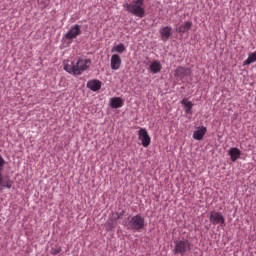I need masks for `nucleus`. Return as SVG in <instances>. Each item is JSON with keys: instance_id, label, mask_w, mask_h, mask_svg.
I'll return each mask as SVG.
<instances>
[{"instance_id": "3", "label": "nucleus", "mask_w": 256, "mask_h": 256, "mask_svg": "<svg viewBox=\"0 0 256 256\" xmlns=\"http://www.w3.org/2000/svg\"><path fill=\"white\" fill-rule=\"evenodd\" d=\"M191 251V242L187 239H177L174 241L173 253L175 255H185Z\"/></svg>"}, {"instance_id": "7", "label": "nucleus", "mask_w": 256, "mask_h": 256, "mask_svg": "<svg viewBox=\"0 0 256 256\" xmlns=\"http://www.w3.org/2000/svg\"><path fill=\"white\" fill-rule=\"evenodd\" d=\"M210 223L212 225H225V217L221 212H210Z\"/></svg>"}, {"instance_id": "14", "label": "nucleus", "mask_w": 256, "mask_h": 256, "mask_svg": "<svg viewBox=\"0 0 256 256\" xmlns=\"http://www.w3.org/2000/svg\"><path fill=\"white\" fill-rule=\"evenodd\" d=\"M206 133H207V128L205 126H202L198 130L194 131L193 139H196V141H201V139L205 137Z\"/></svg>"}, {"instance_id": "15", "label": "nucleus", "mask_w": 256, "mask_h": 256, "mask_svg": "<svg viewBox=\"0 0 256 256\" xmlns=\"http://www.w3.org/2000/svg\"><path fill=\"white\" fill-rule=\"evenodd\" d=\"M228 155L230 156L231 161L235 162L241 157V150L237 147L230 148Z\"/></svg>"}, {"instance_id": "10", "label": "nucleus", "mask_w": 256, "mask_h": 256, "mask_svg": "<svg viewBox=\"0 0 256 256\" xmlns=\"http://www.w3.org/2000/svg\"><path fill=\"white\" fill-rule=\"evenodd\" d=\"M111 69L117 71L121 67V56L119 54H113L110 61Z\"/></svg>"}, {"instance_id": "21", "label": "nucleus", "mask_w": 256, "mask_h": 256, "mask_svg": "<svg viewBox=\"0 0 256 256\" xmlns=\"http://www.w3.org/2000/svg\"><path fill=\"white\" fill-rule=\"evenodd\" d=\"M50 253L51 255H59L61 253V247L51 248Z\"/></svg>"}, {"instance_id": "12", "label": "nucleus", "mask_w": 256, "mask_h": 256, "mask_svg": "<svg viewBox=\"0 0 256 256\" xmlns=\"http://www.w3.org/2000/svg\"><path fill=\"white\" fill-rule=\"evenodd\" d=\"M181 105H183L184 111L187 115H191V113H193V102L189 101L187 98H184L181 101Z\"/></svg>"}, {"instance_id": "16", "label": "nucleus", "mask_w": 256, "mask_h": 256, "mask_svg": "<svg viewBox=\"0 0 256 256\" xmlns=\"http://www.w3.org/2000/svg\"><path fill=\"white\" fill-rule=\"evenodd\" d=\"M123 105V98L121 97H114L110 99V107L112 109H119Z\"/></svg>"}, {"instance_id": "18", "label": "nucleus", "mask_w": 256, "mask_h": 256, "mask_svg": "<svg viewBox=\"0 0 256 256\" xmlns=\"http://www.w3.org/2000/svg\"><path fill=\"white\" fill-rule=\"evenodd\" d=\"M149 69L151 73L157 74L161 72V69H163V67L161 66V62L156 60L150 64Z\"/></svg>"}, {"instance_id": "2", "label": "nucleus", "mask_w": 256, "mask_h": 256, "mask_svg": "<svg viewBox=\"0 0 256 256\" xmlns=\"http://www.w3.org/2000/svg\"><path fill=\"white\" fill-rule=\"evenodd\" d=\"M124 9L131 15L143 19L145 17V0H132L130 3L124 4Z\"/></svg>"}, {"instance_id": "20", "label": "nucleus", "mask_w": 256, "mask_h": 256, "mask_svg": "<svg viewBox=\"0 0 256 256\" xmlns=\"http://www.w3.org/2000/svg\"><path fill=\"white\" fill-rule=\"evenodd\" d=\"M112 53H120V54L125 53V45L118 44V45L114 46L112 48Z\"/></svg>"}, {"instance_id": "9", "label": "nucleus", "mask_w": 256, "mask_h": 256, "mask_svg": "<svg viewBox=\"0 0 256 256\" xmlns=\"http://www.w3.org/2000/svg\"><path fill=\"white\" fill-rule=\"evenodd\" d=\"M79 35H81V26L76 24L66 33L65 38L76 39Z\"/></svg>"}, {"instance_id": "19", "label": "nucleus", "mask_w": 256, "mask_h": 256, "mask_svg": "<svg viewBox=\"0 0 256 256\" xmlns=\"http://www.w3.org/2000/svg\"><path fill=\"white\" fill-rule=\"evenodd\" d=\"M256 61V52L249 54L248 58L243 62V65H251Z\"/></svg>"}, {"instance_id": "8", "label": "nucleus", "mask_w": 256, "mask_h": 256, "mask_svg": "<svg viewBox=\"0 0 256 256\" xmlns=\"http://www.w3.org/2000/svg\"><path fill=\"white\" fill-rule=\"evenodd\" d=\"M159 33H160L161 41H164L165 43L169 41V37L173 35V28H171V26L162 27L159 30Z\"/></svg>"}, {"instance_id": "11", "label": "nucleus", "mask_w": 256, "mask_h": 256, "mask_svg": "<svg viewBox=\"0 0 256 256\" xmlns=\"http://www.w3.org/2000/svg\"><path fill=\"white\" fill-rule=\"evenodd\" d=\"M175 77H180V79H183L187 77L188 75H191V70L189 68H185L183 66L177 67L174 73Z\"/></svg>"}, {"instance_id": "17", "label": "nucleus", "mask_w": 256, "mask_h": 256, "mask_svg": "<svg viewBox=\"0 0 256 256\" xmlns=\"http://www.w3.org/2000/svg\"><path fill=\"white\" fill-rule=\"evenodd\" d=\"M87 87L91 91H99L101 89V81L99 80H90L87 82Z\"/></svg>"}, {"instance_id": "6", "label": "nucleus", "mask_w": 256, "mask_h": 256, "mask_svg": "<svg viewBox=\"0 0 256 256\" xmlns=\"http://www.w3.org/2000/svg\"><path fill=\"white\" fill-rule=\"evenodd\" d=\"M138 139L144 147H149L151 145V136H149V132H147L145 128L139 129Z\"/></svg>"}, {"instance_id": "1", "label": "nucleus", "mask_w": 256, "mask_h": 256, "mask_svg": "<svg viewBox=\"0 0 256 256\" xmlns=\"http://www.w3.org/2000/svg\"><path fill=\"white\" fill-rule=\"evenodd\" d=\"M91 67V59L78 58L76 62L64 61V70L72 75H83Z\"/></svg>"}, {"instance_id": "13", "label": "nucleus", "mask_w": 256, "mask_h": 256, "mask_svg": "<svg viewBox=\"0 0 256 256\" xmlns=\"http://www.w3.org/2000/svg\"><path fill=\"white\" fill-rule=\"evenodd\" d=\"M193 27V22L185 21L182 25H180L176 31L178 33H188L190 29Z\"/></svg>"}, {"instance_id": "5", "label": "nucleus", "mask_w": 256, "mask_h": 256, "mask_svg": "<svg viewBox=\"0 0 256 256\" xmlns=\"http://www.w3.org/2000/svg\"><path fill=\"white\" fill-rule=\"evenodd\" d=\"M3 169H5V159L0 154V189L2 187L6 189H11L13 187V181L9 177H3Z\"/></svg>"}, {"instance_id": "4", "label": "nucleus", "mask_w": 256, "mask_h": 256, "mask_svg": "<svg viewBox=\"0 0 256 256\" xmlns=\"http://www.w3.org/2000/svg\"><path fill=\"white\" fill-rule=\"evenodd\" d=\"M127 227L128 229H132L133 231H141V229L145 228V218L140 214L132 216L128 220Z\"/></svg>"}]
</instances>
